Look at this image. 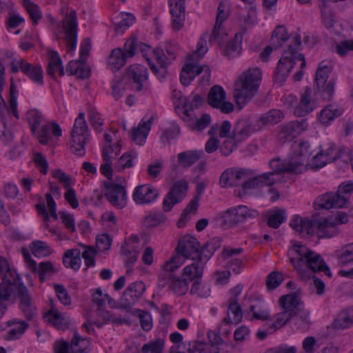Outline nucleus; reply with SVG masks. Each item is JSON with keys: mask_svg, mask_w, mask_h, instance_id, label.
<instances>
[{"mask_svg": "<svg viewBox=\"0 0 353 353\" xmlns=\"http://www.w3.org/2000/svg\"><path fill=\"white\" fill-rule=\"evenodd\" d=\"M0 273H4L0 283V318L6 310V301L12 296H17L20 301L21 310L28 321L36 314V308L32 301L27 288L21 276L14 270H10L7 260L0 256Z\"/></svg>", "mask_w": 353, "mask_h": 353, "instance_id": "1", "label": "nucleus"}, {"mask_svg": "<svg viewBox=\"0 0 353 353\" xmlns=\"http://www.w3.org/2000/svg\"><path fill=\"white\" fill-rule=\"evenodd\" d=\"M289 252L290 254L296 253L299 256L297 260L291 258L290 261L303 280H307L311 276L308 268L314 272H323L328 277L332 276L330 270L321 256L309 250L305 244H293Z\"/></svg>", "mask_w": 353, "mask_h": 353, "instance_id": "2", "label": "nucleus"}, {"mask_svg": "<svg viewBox=\"0 0 353 353\" xmlns=\"http://www.w3.org/2000/svg\"><path fill=\"white\" fill-rule=\"evenodd\" d=\"M261 80V72L257 68L244 71L235 83L233 96L239 109L243 108L255 95Z\"/></svg>", "mask_w": 353, "mask_h": 353, "instance_id": "3", "label": "nucleus"}, {"mask_svg": "<svg viewBox=\"0 0 353 353\" xmlns=\"http://www.w3.org/2000/svg\"><path fill=\"white\" fill-rule=\"evenodd\" d=\"M294 41V46H290L288 49L283 54L274 72V82L279 85H281L287 79L290 70L295 64V60L301 61V69L306 65L304 55L302 54L296 55L297 47L301 44V37L299 35L296 36Z\"/></svg>", "mask_w": 353, "mask_h": 353, "instance_id": "4", "label": "nucleus"}, {"mask_svg": "<svg viewBox=\"0 0 353 353\" xmlns=\"http://www.w3.org/2000/svg\"><path fill=\"white\" fill-rule=\"evenodd\" d=\"M301 152L288 159L281 161L279 159H273L270 161V167L272 170V174L276 179H281L282 173L300 174L306 170V158L307 155V146L305 143H300Z\"/></svg>", "mask_w": 353, "mask_h": 353, "instance_id": "5", "label": "nucleus"}, {"mask_svg": "<svg viewBox=\"0 0 353 353\" xmlns=\"http://www.w3.org/2000/svg\"><path fill=\"white\" fill-rule=\"evenodd\" d=\"M2 61L10 67L12 72L17 73L21 70L34 83H43V72L40 66L30 64L23 59L14 58L12 53L8 52L2 55Z\"/></svg>", "mask_w": 353, "mask_h": 353, "instance_id": "6", "label": "nucleus"}, {"mask_svg": "<svg viewBox=\"0 0 353 353\" xmlns=\"http://www.w3.org/2000/svg\"><path fill=\"white\" fill-rule=\"evenodd\" d=\"M167 55L162 50H152L150 57H146L150 69L154 74L161 80L166 74V66L172 61L174 60L176 55V45L167 44L165 47Z\"/></svg>", "mask_w": 353, "mask_h": 353, "instance_id": "7", "label": "nucleus"}, {"mask_svg": "<svg viewBox=\"0 0 353 353\" xmlns=\"http://www.w3.org/2000/svg\"><path fill=\"white\" fill-rule=\"evenodd\" d=\"M332 70V65L330 62L321 61L316 72V92L321 94L325 101L331 100L334 92L335 81L333 79L327 80Z\"/></svg>", "mask_w": 353, "mask_h": 353, "instance_id": "8", "label": "nucleus"}, {"mask_svg": "<svg viewBox=\"0 0 353 353\" xmlns=\"http://www.w3.org/2000/svg\"><path fill=\"white\" fill-rule=\"evenodd\" d=\"M71 148L79 156L85 153L84 145L88 139V128L85 120L84 114L81 112L76 118L71 132Z\"/></svg>", "mask_w": 353, "mask_h": 353, "instance_id": "9", "label": "nucleus"}, {"mask_svg": "<svg viewBox=\"0 0 353 353\" xmlns=\"http://www.w3.org/2000/svg\"><path fill=\"white\" fill-rule=\"evenodd\" d=\"M64 32V40L68 52L74 50L77 41L78 23L77 13L74 10L66 13L61 22Z\"/></svg>", "mask_w": 353, "mask_h": 353, "instance_id": "10", "label": "nucleus"}, {"mask_svg": "<svg viewBox=\"0 0 353 353\" xmlns=\"http://www.w3.org/2000/svg\"><path fill=\"white\" fill-rule=\"evenodd\" d=\"M208 245L209 244H178L176 251L185 259L207 261L213 254Z\"/></svg>", "mask_w": 353, "mask_h": 353, "instance_id": "11", "label": "nucleus"}, {"mask_svg": "<svg viewBox=\"0 0 353 353\" xmlns=\"http://www.w3.org/2000/svg\"><path fill=\"white\" fill-rule=\"evenodd\" d=\"M21 253L27 268L33 274H38L41 283L46 279L47 276L53 275L57 272L52 263L50 261L41 262L37 265V262L31 258L28 250L26 248H21Z\"/></svg>", "mask_w": 353, "mask_h": 353, "instance_id": "12", "label": "nucleus"}, {"mask_svg": "<svg viewBox=\"0 0 353 353\" xmlns=\"http://www.w3.org/2000/svg\"><path fill=\"white\" fill-rule=\"evenodd\" d=\"M188 188V183L185 180L176 181L163 199V210L170 212L174 205L180 203L186 196Z\"/></svg>", "mask_w": 353, "mask_h": 353, "instance_id": "13", "label": "nucleus"}, {"mask_svg": "<svg viewBox=\"0 0 353 353\" xmlns=\"http://www.w3.org/2000/svg\"><path fill=\"white\" fill-rule=\"evenodd\" d=\"M203 72V83H208L210 77V69L208 65H197L187 63L182 68L180 80L183 85H188L196 76Z\"/></svg>", "mask_w": 353, "mask_h": 353, "instance_id": "14", "label": "nucleus"}, {"mask_svg": "<svg viewBox=\"0 0 353 353\" xmlns=\"http://www.w3.org/2000/svg\"><path fill=\"white\" fill-rule=\"evenodd\" d=\"M225 92L222 87L214 85L210 90L208 94V104L216 109H219L223 113L228 114L233 111L234 105L225 101Z\"/></svg>", "mask_w": 353, "mask_h": 353, "instance_id": "15", "label": "nucleus"}, {"mask_svg": "<svg viewBox=\"0 0 353 353\" xmlns=\"http://www.w3.org/2000/svg\"><path fill=\"white\" fill-rule=\"evenodd\" d=\"M257 215L256 210H250L245 205H239L228 210L225 212L223 218L226 223L234 226L244 222L249 218H254Z\"/></svg>", "mask_w": 353, "mask_h": 353, "instance_id": "16", "label": "nucleus"}, {"mask_svg": "<svg viewBox=\"0 0 353 353\" xmlns=\"http://www.w3.org/2000/svg\"><path fill=\"white\" fill-rule=\"evenodd\" d=\"M104 187L105 196L113 206L123 208L126 205V193L123 186L112 182H105Z\"/></svg>", "mask_w": 353, "mask_h": 353, "instance_id": "17", "label": "nucleus"}, {"mask_svg": "<svg viewBox=\"0 0 353 353\" xmlns=\"http://www.w3.org/2000/svg\"><path fill=\"white\" fill-rule=\"evenodd\" d=\"M145 290L143 282L137 281L130 283L121 298V307L128 309L135 304Z\"/></svg>", "mask_w": 353, "mask_h": 353, "instance_id": "18", "label": "nucleus"}, {"mask_svg": "<svg viewBox=\"0 0 353 353\" xmlns=\"http://www.w3.org/2000/svg\"><path fill=\"white\" fill-rule=\"evenodd\" d=\"M123 77L125 78L126 81L128 79L130 81L132 89L141 91L148 79L147 69L142 65H131L126 72V75Z\"/></svg>", "mask_w": 353, "mask_h": 353, "instance_id": "19", "label": "nucleus"}, {"mask_svg": "<svg viewBox=\"0 0 353 353\" xmlns=\"http://www.w3.org/2000/svg\"><path fill=\"white\" fill-rule=\"evenodd\" d=\"M158 285L164 288L166 285L169 289L178 296L184 295L189 289V283L182 277H176L171 273L165 274L160 277Z\"/></svg>", "mask_w": 353, "mask_h": 353, "instance_id": "20", "label": "nucleus"}, {"mask_svg": "<svg viewBox=\"0 0 353 353\" xmlns=\"http://www.w3.org/2000/svg\"><path fill=\"white\" fill-rule=\"evenodd\" d=\"M316 108V99L313 97L312 90L307 87L301 94L300 101L294 108V114L297 117H304Z\"/></svg>", "mask_w": 353, "mask_h": 353, "instance_id": "21", "label": "nucleus"}, {"mask_svg": "<svg viewBox=\"0 0 353 353\" xmlns=\"http://www.w3.org/2000/svg\"><path fill=\"white\" fill-rule=\"evenodd\" d=\"M290 226L301 238H309L314 233L312 220L299 215L294 216L290 221Z\"/></svg>", "mask_w": 353, "mask_h": 353, "instance_id": "22", "label": "nucleus"}, {"mask_svg": "<svg viewBox=\"0 0 353 353\" xmlns=\"http://www.w3.org/2000/svg\"><path fill=\"white\" fill-rule=\"evenodd\" d=\"M158 195L157 189L150 185H142L135 188L132 197L138 204H147L153 202Z\"/></svg>", "mask_w": 353, "mask_h": 353, "instance_id": "23", "label": "nucleus"}, {"mask_svg": "<svg viewBox=\"0 0 353 353\" xmlns=\"http://www.w3.org/2000/svg\"><path fill=\"white\" fill-rule=\"evenodd\" d=\"M172 18V26L174 30H180L185 21V0H169Z\"/></svg>", "mask_w": 353, "mask_h": 353, "instance_id": "24", "label": "nucleus"}, {"mask_svg": "<svg viewBox=\"0 0 353 353\" xmlns=\"http://www.w3.org/2000/svg\"><path fill=\"white\" fill-rule=\"evenodd\" d=\"M202 151L187 150L177 154V164H173L172 170L177 172L179 167L187 169L196 163L201 157Z\"/></svg>", "mask_w": 353, "mask_h": 353, "instance_id": "25", "label": "nucleus"}, {"mask_svg": "<svg viewBox=\"0 0 353 353\" xmlns=\"http://www.w3.org/2000/svg\"><path fill=\"white\" fill-rule=\"evenodd\" d=\"M259 130H261L256 121L252 123L248 119H241L236 123L232 134L234 139H237V141H241L251 134Z\"/></svg>", "mask_w": 353, "mask_h": 353, "instance_id": "26", "label": "nucleus"}, {"mask_svg": "<svg viewBox=\"0 0 353 353\" xmlns=\"http://www.w3.org/2000/svg\"><path fill=\"white\" fill-rule=\"evenodd\" d=\"M347 203V199L339 193H327L319 196L315 204L320 208H343Z\"/></svg>", "mask_w": 353, "mask_h": 353, "instance_id": "27", "label": "nucleus"}, {"mask_svg": "<svg viewBox=\"0 0 353 353\" xmlns=\"http://www.w3.org/2000/svg\"><path fill=\"white\" fill-rule=\"evenodd\" d=\"M278 179L279 178L276 179L273 176L272 172L264 173L245 181L242 186L244 194H245L248 190L252 189L272 185L277 182Z\"/></svg>", "mask_w": 353, "mask_h": 353, "instance_id": "28", "label": "nucleus"}, {"mask_svg": "<svg viewBox=\"0 0 353 353\" xmlns=\"http://www.w3.org/2000/svg\"><path fill=\"white\" fill-rule=\"evenodd\" d=\"M153 121V116H151L147 120L143 119L137 128H133L132 131V141L139 145L143 144L151 129Z\"/></svg>", "mask_w": 353, "mask_h": 353, "instance_id": "29", "label": "nucleus"}, {"mask_svg": "<svg viewBox=\"0 0 353 353\" xmlns=\"http://www.w3.org/2000/svg\"><path fill=\"white\" fill-rule=\"evenodd\" d=\"M204 269L203 261H194L192 264L185 266L183 270V277L188 283L191 281L201 280Z\"/></svg>", "mask_w": 353, "mask_h": 353, "instance_id": "30", "label": "nucleus"}, {"mask_svg": "<svg viewBox=\"0 0 353 353\" xmlns=\"http://www.w3.org/2000/svg\"><path fill=\"white\" fill-rule=\"evenodd\" d=\"M279 302L283 311L292 315L301 308L300 305L302 304L299 296L296 293H290L281 296L279 298Z\"/></svg>", "mask_w": 353, "mask_h": 353, "instance_id": "31", "label": "nucleus"}, {"mask_svg": "<svg viewBox=\"0 0 353 353\" xmlns=\"http://www.w3.org/2000/svg\"><path fill=\"white\" fill-rule=\"evenodd\" d=\"M283 117L284 115L281 110L272 109L261 114L256 121L261 130L268 125H273L281 122Z\"/></svg>", "mask_w": 353, "mask_h": 353, "instance_id": "32", "label": "nucleus"}, {"mask_svg": "<svg viewBox=\"0 0 353 353\" xmlns=\"http://www.w3.org/2000/svg\"><path fill=\"white\" fill-rule=\"evenodd\" d=\"M55 137H61L62 132L57 123H46L42 125L41 129L37 130V138L40 143L47 145L50 139V131Z\"/></svg>", "mask_w": 353, "mask_h": 353, "instance_id": "33", "label": "nucleus"}, {"mask_svg": "<svg viewBox=\"0 0 353 353\" xmlns=\"http://www.w3.org/2000/svg\"><path fill=\"white\" fill-rule=\"evenodd\" d=\"M81 252L79 249H70L66 250L62 258L63 264L66 268L74 271L80 269L81 265Z\"/></svg>", "mask_w": 353, "mask_h": 353, "instance_id": "34", "label": "nucleus"}, {"mask_svg": "<svg viewBox=\"0 0 353 353\" xmlns=\"http://www.w3.org/2000/svg\"><path fill=\"white\" fill-rule=\"evenodd\" d=\"M120 254L126 268L132 266L137 261L139 251L133 244H122L120 248Z\"/></svg>", "mask_w": 353, "mask_h": 353, "instance_id": "35", "label": "nucleus"}, {"mask_svg": "<svg viewBox=\"0 0 353 353\" xmlns=\"http://www.w3.org/2000/svg\"><path fill=\"white\" fill-rule=\"evenodd\" d=\"M66 72L70 75L74 74L81 79L88 78L90 74V69L83 61H71L66 67Z\"/></svg>", "mask_w": 353, "mask_h": 353, "instance_id": "36", "label": "nucleus"}, {"mask_svg": "<svg viewBox=\"0 0 353 353\" xmlns=\"http://www.w3.org/2000/svg\"><path fill=\"white\" fill-rule=\"evenodd\" d=\"M46 319L47 321L52 323L54 327L59 330H65L68 327L69 324V319L65 317L57 310L54 309L53 306L46 313Z\"/></svg>", "mask_w": 353, "mask_h": 353, "instance_id": "37", "label": "nucleus"}, {"mask_svg": "<svg viewBox=\"0 0 353 353\" xmlns=\"http://www.w3.org/2000/svg\"><path fill=\"white\" fill-rule=\"evenodd\" d=\"M338 232L336 227L331 221L324 219L317 223L316 235L319 239L331 238Z\"/></svg>", "mask_w": 353, "mask_h": 353, "instance_id": "38", "label": "nucleus"}, {"mask_svg": "<svg viewBox=\"0 0 353 353\" xmlns=\"http://www.w3.org/2000/svg\"><path fill=\"white\" fill-rule=\"evenodd\" d=\"M352 325H353V307L341 311L333 322V327L336 329H345Z\"/></svg>", "mask_w": 353, "mask_h": 353, "instance_id": "39", "label": "nucleus"}, {"mask_svg": "<svg viewBox=\"0 0 353 353\" xmlns=\"http://www.w3.org/2000/svg\"><path fill=\"white\" fill-rule=\"evenodd\" d=\"M292 320L297 329L307 330L310 325V313L307 310L300 308L292 316Z\"/></svg>", "mask_w": 353, "mask_h": 353, "instance_id": "40", "label": "nucleus"}, {"mask_svg": "<svg viewBox=\"0 0 353 353\" xmlns=\"http://www.w3.org/2000/svg\"><path fill=\"white\" fill-rule=\"evenodd\" d=\"M126 53L118 48L112 51L108 58V65L112 71L117 70L123 66L127 61Z\"/></svg>", "mask_w": 353, "mask_h": 353, "instance_id": "41", "label": "nucleus"}, {"mask_svg": "<svg viewBox=\"0 0 353 353\" xmlns=\"http://www.w3.org/2000/svg\"><path fill=\"white\" fill-rule=\"evenodd\" d=\"M334 149L329 148L326 152L322 151L318 152L312 157V166L319 168L323 167L328 162L335 161L337 159L336 155L333 154Z\"/></svg>", "mask_w": 353, "mask_h": 353, "instance_id": "42", "label": "nucleus"}, {"mask_svg": "<svg viewBox=\"0 0 353 353\" xmlns=\"http://www.w3.org/2000/svg\"><path fill=\"white\" fill-rule=\"evenodd\" d=\"M73 353H88L90 350V341L87 338L81 337L75 332L71 341Z\"/></svg>", "mask_w": 353, "mask_h": 353, "instance_id": "43", "label": "nucleus"}, {"mask_svg": "<svg viewBox=\"0 0 353 353\" xmlns=\"http://www.w3.org/2000/svg\"><path fill=\"white\" fill-rule=\"evenodd\" d=\"M342 114V110L333 105H328L320 112L319 119L323 124H328Z\"/></svg>", "mask_w": 353, "mask_h": 353, "instance_id": "44", "label": "nucleus"}, {"mask_svg": "<svg viewBox=\"0 0 353 353\" xmlns=\"http://www.w3.org/2000/svg\"><path fill=\"white\" fill-rule=\"evenodd\" d=\"M49 62L48 65V74L52 77L54 78V68H57L59 76L64 75L63 66L61 64V58L59 54L53 50L49 51Z\"/></svg>", "mask_w": 353, "mask_h": 353, "instance_id": "45", "label": "nucleus"}, {"mask_svg": "<svg viewBox=\"0 0 353 353\" xmlns=\"http://www.w3.org/2000/svg\"><path fill=\"white\" fill-rule=\"evenodd\" d=\"M10 325L11 327L7 332L8 339L14 340L25 332L28 327V323L26 321L14 319L10 322Z\"/></svg>", "mask_w": 353, "mask_h": 353, "instance_id": "46", "label": "nucleus"}, {"mask_svg": "<svg viewBox=\"0 0 353 353\" xmlns=\"http://www.w3.org/2000/svg\"><path fill=\"white\" fill-rule=\"evenodd\" d=\"M188 347H185L184 350L181 351H185V353H219V350L214 349L211 350L209 348V345L199 342L196 341H189Z\"/></svg>", "mask_w": 353, "mask_h": 353, "instance_id": "47", "label": "nucleus"}, {"mask_svg": "<svg viewBox=\"0 0 353 353\" xmlns=\"http://www.w3.org/2000/svg\"><path fill=\"white\" fill-rule=\"evenodd\" d=\"M289 39L286 28L284 26H277L273 32L271 43L274 49L282 46L283 43Z\"/></svg>", "mask_w": 353, "mask_h": 353, "instance_id": "48", "label": "nucleus"}, {"mask_svg": "<svg viewBox=\"0 0 353 353\" xmlns=\"http://www.w3.org/2000/svg\"><path fill=\"white\" fill-rule=\"evenodd\" d=\"M26 119L30 124L31 130L34 133H37V130L38 127L44 121L43 116L41 112L37 110H30L28 111L26 114Z\"/></svg>", "mask_w": 353, "mask_h": 353, "instance_id": "49", "label": "nucleus"}, {"mask_svg": "<svg viewBox=\"0 0 353 353\" xmlns=\"http://www.w3.org/2000/svg\"><path fill=\"white\" fill-rule=\"evenodd\" d=\"M121 152V145L119 141H117L112 144L105 145L102 150V157L103 161H112L116 158Z\"/></svg>", "mask_w": 353, "mask_h": 353, "instance_id": "50", "label": "nucleus"}, {"mask_svg": "<svg viewBox=\"0 0 353 353\" xmlns=\"http://www.w3.org/2000/svg\"><path fill=\"white\" fill-rule=\"evenodd\" d=\"M23 6L26 9L33 23L37 25L39 21L42 18L39 7L30 0H23Z\"/></svg>", "mask_w": 353, "mask_h": 353, "instance_id": "51", "label": "nucleus"}, {"mask_svg": "<svg viewBox=\"0 0 353 353\" xmlns=\"http://www.w3.org/2000/svg\"><path fill=\"white\" fill-rule=\"evenodd\" d=\"M132 314L137 316L141 324V327L145 331H149L152 327V316L149 312L136 309L132 311Z\"/></svg>", "mask_w": 353, "mask_h": 353, "instance_id": "52", "label": "nucleus"}, {"mask_svg": "<svg viewBox=\"0 0 353 353\" xmlns=\"http://www.w3.org/2000/svg\"><path fill=\"white\" fill-rule=\"evenodd\" d=\"M120 21L114 25V31L118 34H122L123 31L129 28L134 21V17L129 13H121Z\"/></svg>", "mask_w": 353, "mask_h": 353, "instance_id": "53", "label": "nucleus"}, {"mask_svg": "<svg viewBox=\"0 0 353 353\" xmlns=\"http://www.w3.org/2000/svg\"><path fill=\"white\" fill-rule=\"evenodd\" d=\"M137 157L136 154L132 152L124 153L118 160L116 168L118 171L121 172L125 168H129L133 166V159Z\"/></svg>", "mask_w": 353, "mask_h": 353, "instance_id": "54", "label": "nucleus"}, {"mask_svg": "<svg viewBox=\"0 0 353 353\" xmlns=\"http://www.w3.org/2000/svg\"><path fill=\"white\" fill-rule=\"evenodd\" d=\"M163 340L157 339L144 344L141 348V351L143 353H163Z\"/></svg>", "mask_w": 353, "mask_h": 353, "instance_id": "55", "label": "nucleus"}, {"mask_svg": "<svg viewBox=\"0 0 353 353\" xmlns=\"http://www.w3.org/2000/svg\"><path fill=\"white\" fill-rule=\"evenodd\" d=\"M166 217L161 212H153L147 215L143 220V224L148 228L155 227L165 221Z\"/></svg>", "mask_w": 353, "mask_h": 353, "instance_id": "56", "label": "nucleus"}, {"mask_svg": "<svg viewBox=\"0 0 353 353\" xmlns=\"http://www.w3.org/2000/svg\"><path fill=\"white\" fill-rule=\"evenodd\" d=\"M190 293L201 298H207L210 295L211 289L210 285L202 284L200 281H194L190 289Z\"/></svg>", "mask_w": 353, "mask_h": 353, "instance_id": "57", "label": "nucleus"}, {"mask_svg": "<svg viewBox=\"0 0 353 353\" xmlns=\"http://www.w3.org/2000/svg\"><path fill=\"white\" fill-rule=\"evenodd\" d=\"M283 281V274L278 271L272 272L266 278V287L269 290L278 288Z\"/></svg>", "mask_w": 353, "mask_h": 353, "instance_id": "58", "label": "nucleus"}, {"mask_svg": "<svg viewBox=\"0 0 353 353\" xmlns=\"http://www.w3.org/2000/svg\"><path fill=\"white\" fill-rule=\"evenodd\" d=\"M284 211L276 210L268 214V225L273 228H277L284 221Z\"/></svg>", "mask_w": 353, "mask_h": 353, "instance_id": "59", "label": "nucleus"}, {"mask_svg": "<svg viewBox=\"0 0 353 353\" xmlns=\"http://www.w3.org/2000/svg\"><path fill=\"white\" fill-rule=\"evenodd\" d=\"M250 310L252 313L253 317L257 320L265 321L270 317V313L260 303L251 305Z\"/></svg>", "mask_w": 353, "mask_h": 353, "instance_id": "60", "label": "nucleus"}, {"mask_svg": "<svg viewBox=\"0 0 353 353\" xmlns=\"http://www.w3.org/2000/svg\"><path fill=\"white\" fill-rule=\"evenodd\" d=\"M89 120L91 125L97 132H101L102 131L103 119L95 109L92 108L89 110Z\"/></svg>", "mask_w": 353, "mask_h": 353, "instance_id": "61", "label": "nucleus"}, {"mask_svg": "<svg viewBox=\"0 0 353 353\" xmlns=\"http://www.w3.org/2000/svg\"><path fill=\"white\" fill-rule=\"evenodd\" d=\"M96 249L92 246H85V250L81 254V258L84 259L87 267H92L95 265Z\"/></svg>", "mask_w": 353, "mask_h": 353, "instance_id": "62", "label": "nucleus"}, {"mask_svg": "<svg viewBox=\"0 0 353 353\" xmlns=\"http://www.w3.org/2000/svg\"><path fill=\"white\" fill-rule=\"evenodd\" d=\"M335 256L341 264H346L353 261V249H350L347 246L345 247L341 250H338L335 252Z\"/></svg>", "mask_w": 353, "mask_h": 353, "instance_id": "63", "label": "nucleus"}, {"mask_svg": "<svg viewBox=\"0 0 353 353\" xmlns=\"http://www.w3.org/2000/svg\"><path fill=\"white\" fill-rule=\"evenodd\" d=\"M125 78L121 77L113 81L112 84V95L115 99H119L123 95L125 89L126 84Z\"/></svg>", "mask_w": 353, "mask_h": 353, "instance_id": "64", "label": "nucleus"}]
</instances>
